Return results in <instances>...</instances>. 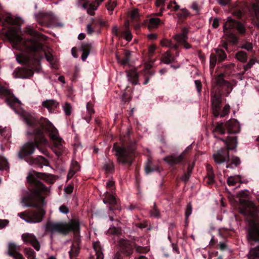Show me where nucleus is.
Returning a JSON list of instances; mask_svg holds the SVG:
<instances>
[{
  "mask_svg": "<svg viewBox=\"0 0 259 259\" xmlns=\"http://www.w3.org/2000/svg\"><path fill=\"white\" fill-rule=\"evenodd\" d=\"M225 126L229 134H237L240 132L239 123L235 120H229L226 122Z\"/></svg>",
  "mask_w": 259,
  "mask_h": 259,
  "instance_id": "f3484780",
  "label": "nucleus"
},
{
  "mask_svg": "<svg viewBox=\"0 0 259 259\" xmlns=\"http://www.w3.org/2000/svg\"><path fill=\"white\" fill-rule=\"evenodd\" d=\"M173 8L174 11H177L179 9L180 6L177 4V3L174 2H170L169 4L167 5V9H169L171 8Z\"/></svg>",
  "mask_w": 259,
  "mask_h": 259,
  "instance_id": "4d7b16f0",
  "label": "nucleus"
},
{
  "mask_svg": "<svg viewBox=\"0 0 259 259\" xmlns=\"http://www.w3.org/2000/svg\"><path fill=\"white\" fill-rule=\"evenodd\" d=\"M10 256L13 257L15 259H24L23 255L18 251L10 255Z\"/></svg>",
  "mask_w": 259,
  "mask_h": 259,
  "instance_id": "774afa93",
  "label": "nucleus"
},
{
  "mask_svg": "<svg viewBox=\"0 0 259 259\" xmlns=\"http://www.w3.org/2000/svg\"><path fill=\"white\" fill-rule=\"evenodd\" d=\"M236 22V21L233 20L230 17H228L227 20L223 26L224 33L228 34L229 32H231V29L235 28Z\"/></svg>",
  "mask_w": 259,
  "mask_h": 259,
  "instance_id": "4be33fe9",
  "label": "nucleus"
},
{
  "mask_svg": "<svg viewBox=\"0 0 259 259\" xmlns=\"http://www.w3.org/2000/svg\"><path fill=\"white\" fill-rule=\"evenodd\" d=\"M134 248L136 249V251L139 253H145L149 251V248L147 246H141L140 245H138L137 244H134Z\"/></svg>",
  "mask_w": 259,
  "mask_h": 259,
  "instance_id": "c03bdc74",
  "label": "nucleus"
},
{
  "mask_svg": "<svg viewBox=\"0 0 259 259\" xmlns=\"http://www.w3.org/2000/svg\"><path fill=\"white\" fill-rule=\"evenodd\" d=\"M192 211V206L191 203L190 202L187 205L185 210V215L187 219L191 214Z\"/></svg>",
  "mask_w": 259,
  "mask_h": 259,
  "instance_id": "bf43d9fd",
  "label": "nucleus"
},
{
  "mask_svg": "<svg viewBox=\"0 0 259 259\" xmlns=\"http://www.w3.org/2000/svg\"><path fill=\"white\" fill-rule=\"evenodd\" d=\"M160 45L162 47H167L175 50H177L179 48L178 44H174L171 40L166 38L162 39L160 41Z\"/></svg>",
  "mask_w": 259,
  "mask_h": 259,
  "instance_id": "bb28decb",
  "label": "nucleus"
},
{
  "mask_svg": "<svg viewBox=\"0 0 259 259\" xmlns=\"http://www.w3.org/2000/svg\"><path fill=\"white\" fill-rule=\"evenodd\" d=\"M59 211L61 213H64V214H67L69 212V211L68 207L67 206L65 205H61L59 207Z\"/></svg>",
  "mask_w": 259,
  "mask_h": 259,
  "instance_id": "052dcab7",
  "label": "nucleus"
},
{
  "mask_svg": "<svg viewBox=\"0 0 259 259\" xmlns=\"http://www.w3.org/2000/svg\"><path fill=\"white\" fill-rule=\"evenodd\" d=\"M219 140L224 142L227 149H221L216 153L213 154V158L217 164H220L229 160V150H233L237 146V141L236 136H228L226 140L219 138Z\"/></svg>",
  "mask_w": 259,
  "mask_h": 259,
  "instance_id": "39448f33",
  "label": "nucleus"
},
{
  "mask_svg": "<svg viewBox=\"0 0 259 259\" xmlns=\"http://www.w3.org/2000/svg\"><path fill=\"white\" fill-rule=\"evenodd\" d=\"M131 17L133 20H137L139 18V11L135 9L131 11Z\"/></svg>",
  "mask_w": 259,
  "mask_h": 259,
  "instance_id": "13d9d810",
  "label": "nucleus"
},
{
  "mask_svg": "<svg viewBox=\"0 0 259 259\" xmlns=\"http://www.w3.org/2000/svg\"><path fill=\"white\" fill-rule=\"evenodd\" d=\"M241 177L240 175L229 177L227 180V184L229 186H234L241 181Z\"/></svg>",
  "mask_w": 259,
  "mask_h": 259,
  "instance_id": "72a5a7b5",
  "label": "nucleus"
},
{
  "mask_svg": "<svg viewBox=\"0 0 259 259\" xmlns=\"http://www.w3.org/2000/svg\"><path fill=\"white\" fill-rule=\"evenodd\" d=\"M22 120L27 124V135H34V141L36 145L46 144L48 143L44 135V131L48 133L50 138L54 144L58 151L56 154L60 155L63 151V141L55 126L47 119L44 117L36 119L31 114L23 112L21 115Z\"/></svg>",
  "mask_w": 259,
  "mask_h": 259,
  "instance_id": "7ed1b4c3",
  "label": "nucleus"
},
{
  "mask_svg": "<svg viewBox=\"0 0 259 259\" xmlns=\"http://www.w3.org/2000/svg\"><path fill=\"white\" fill-rule=\"evenodd\" d=\"M92 44L89 42H83L81 44V48L82 51H88L90 52V50L92 48Z\"/></svg>",
  "mask_w": 259,
  "mask_h": 259,
  "instance_id": "6e6d98bb",
  "label": "nucleus"
},
{
  "mask_svg": "<svg viewBox=\"0 0 259 259\" xmlns=\"http://www.w3.org/2000/svg\"><path fill=\"white\" fill-rule=\"evenodd\" d=\"M236 59L242 63H244L247 61V55L246 52L241 51L236 54Z\"/></svg>",
  "mask_w": 259,
  "mask_h": 259,
  "instance_id": "c9c22d12",
  "label": "nucleus"
},
{
  "mask_svg": "<svg viewBox=\"0 0 259 259\" xmlns=\"http://www.w3.org/2000/svg\"><path fill=\"white\" fill-rule=\"evenodd\" d=\"M63 108L65 114L67 116H69L71 115L72 112V107L70 104L68 102H66L63 106Z\"/></svg>",
  "mask_w": 259,
  "mask_h": 259,
  "instance_id": "09e8293b",
  "label": "nucleus"
},
{
  "mask_svg": "<svg viewBox=\"0 0 259 259\" xmlns=\"http://www.w3.org/2000/svg\"><path fill=\"white\" fill-rule=\"evenodd\" d=\"M217 62H218V59H217V55L215 54H211L209 58L210 68L213 69Z\"/></svg>",
  "mask_w": 259,
  "mask_h": 259,
  "instance_id": "a18cd8bd",
  "label": "nucleus"
},
{
  "mask_svg": "<svg viewBox=\"0 0 259 259\" xmlns=\"http://www.w3.org/2000/svg\"><path fill=\"white\" fill-rule=\"evenodd\" d=\"M53 17L51 13H40L37 16V21L41 25H46L52 21Z\"/></svg>",
  "mask_w": 259,
  "mask_h": 259,
  "instance_id": "6ab92c4d",
  "label": "nucleus"
},
{
  "mask_svg": "<svg viewBox=\"0 0 259 259\" xmlns=\"http://www.w3.org/2000/svg\"><path fill=\"white\" fill-rule=\"evenodd\" d=\"M21 238L25 244H31L36 250L39 251L40 249V244L36 237L33 234L28 233H23Z\"/></svg>",
  "mask_w": 259,
  "mask_h": 259,
  "instance_id": "ddd939ff",
  "label": "nucleus"
},
{
  "mask_svg": "<svg viewBox=\"0 0 259 259\" xmlns=\"http://www.w3.org/2000/svg\"><path fill=\"white\" fill-rule=\"evenodd\" d=\"M160 20L158 18H151L149 20L148 26L149 28H154L157 27L160 24Z\"/></svg>",
  "mask_w": 259,
  "mask_h": 259,
  "instance_id": "e433bc0d",
  "label": "nucleus"
},
{
  "mask_svg": "<svg viewBox=\"0 0 259 259\" xmlns=\"http://www.w3.org/2000/svg\"><path fill=\"white\" fill-rule=\"evenodd\" d=\"M215 54L217 55V57L218 58V62H221L224 61L227 58V55L221 49H216Z\"/></svg>",
  "mask_w": 259,
  "mask_h": 259,
  "instance_id": "f704fd0d",
  "label": "nucleus"
},
{
  "mask_svg": "<svg viewBox=\"0 0 259 259\" xmlns=\"http://www.w3.org/2000/svg\"><path fill=\"white\" fill-rule=\"evenodd\" d=\"M211 103L213 114L215 117L219 116L222 104L221 93H217V91H215V92L211 91Z\"/></svg>",
  "mask_w": 259,
  "mask_h": 259,
  "instance_id": "9d476101",
  "label": "nucleus"
},
{
  "mask_svg": "<svg viewBox=\"0 0 259 259\" xmlns=\"http://www.w3.org/2000/svg\"><path fill=\"white\" fill-rule=\"evenodd\" d=\"M104 203H108L112 206H114L117 203V200L115 196L106 192L105 197L103 199Z\"/></svg>",
  "mask_w": 259,
  "mask_h": 259,
  "instance_id": "a878e982",
  "label": "nucleus"
},
{
  "mask_svg": "<svg viewBox=\"0 0 259 259\" xmlns=\"http://www.w3.org/2000/svg\"><path fill=\"white\" fill-rule=\"evenodd\" d=\"M161 61L166 64L175 62V57L172 55L170 51H166L161 57Z\"/></svg>",
  "mask_w": 259,
  "mask_h": 259,
  "instance_id": "b1692460",
  "label": "nucleus"
},
{
  "mask_svg": "<svg viewBox=\"0 0 259 259\" xmlns=\"http://www.w3.org/2000/svg\"><path fill=\"white\" fill-rule=\"evenodd\" d=\"M87 109L88 111V114L84 117V119L88 122H89L91 119L92 115L94 113L95 111L93 108V105L88 102L87 104Z\"/></svg>",
  "mask_w": 259,
  "mask_h": 259,
  "instance_id": "7c9ffc66",
  "label": "nucleus"
},
{
  "mask_svg": "<svg viewBox=\"0 0 259 259\" xmlns=\"http://www.w3.org/2000/svg\"><path fill=\"white\" fill-rule=\"evenodd\" d=\"M32 136H33V142H28L21 147L20 151L18 153V156L20 158L22 159L25 156L33 154L35 148H38L40 144H36L34 141V135Z\"/></svg>",
  "mask_w": 259,
  "mask_h": 259,
  "instance_id": "9b49d317",
  "label": "nucleus"
},
{
  "mask_svg": "<svg viewBox=\"0 0 259 259\" xmlns=\"http://www.w3.org/2000/svg\"><path fill=\"white\" fill-rule=\"evenodd\" d=\"M103 168L107 172H113L114 170V166L112 160L108 159L104 163Z\"/></svg>",
  "mask_w": 259,
  "mask_h": 259,
  "instance_id": "2f4dec72",
  "label": "nucleus"
},
{
  "mask_svg": "<svg viewBox=\"0 0 259 259\" xmlns=\"http://www.w3.org/2000/svg\"><path fill=\"white\" fill-rule=\"evenodd\" d=\"M99 6V5H98V4L95 2L94 3L90 4L89 6V8L87 10L88 14L91 16L94 15V11L97 10Z\"/></svg>",
  "mask_w": 259,
  "mask_h": 259,
  "instance_id": "ea45409f",
  "label": "nucleus"
},
{
  "mask_svg": "<svg viewBox=\"0 0 259 259\" xmlns=\"http://www.w3.org/2000/svg\"><path fill=\"white\" fill-rule=\"evenodd\" d=\"M240 212L246 216L255 217L258 213V209L252 201L244 199L240 200Z\"/></svg>",
  "mask_w": 259,
  "mask_h": 259,
  "instance_id": "6e6552de",
  "label": "nucleus"
},
{
  "mask_svg": "<svg viewBox=\"0 0 259 259\" xmlns=\"http://www.w3.org/2000/svg\"><path fill=\"white\" fill-rule=\"evenodd\" d=\"M184 159V153H182L178 156H176L174 154L167 155L163 158V160L169 165L172 166L181 163Z\"/></svg>",
  "mask_w": 259,
  "mask_h": 259,
  "instance_id": "dca6fc26",
  "label": "nucleus"
},
{
  "mask_svg": "<svg viewBox=\"0 0 259 259\" xmlns=\"http://www.w3.org/2000/svg\"><path fill=\"white\" fill-rule=\"evenodd\" d=\"M241 48L245 49L248 51L252 50L253 47L252 45L250 42H246L242 46Z\"/></svg>",
  "mask_w": 259,
  "mask_h": 259,
  "instance_id": "0e129e2a",
  "label": "nucleus"
},
{
  "mask_svg": "<svg viewBox=\"0 0 259 259\" xmlns=\"http://www.w3.org/2000/svg\"><path fill=\"white\" fill-rule=\"evenodd\" d=\"M240 34H244L246 32V29L243 24L241 22L237 21L235 28Z\"/></svg>",
  "mask_w": 259,
  "mask_h": 259,
  "instance_id": "de8ad7c7",
  "label": "nucleus"
},
{
  "mask_svg": "<svg viewBox=\"0 0 259 259\" xmlns=\"http://www.w3.org/2000/svg\"><path fill=\"white\" fill-rule=\"evenodd\" d=\"M8 166L7 160L3 156H0V170L6 169Z\"/></svg>",
  "mask_w": 259,
  "mask_h": 259,
  "instance_id": "8fccbe9b",
  "label": "nucleus"
},
{
  "mask_svg": "<svg viewBox=\"0 0 259 259\" xmlns=\"http://www.w3.org/2000/svg\"><path fill=\"white\" fill-rule=\"evenodd\" d=\"M80 241L77 240L72 243L71 249L69 252V256L71 259L76 257L78 256L80 251Z\"/></svg>",
  "mask_w": 259,
  "mask_h": 259,
  "instance_id": "aec40b11",
  "label": "nucleus"
},
{
  "mask_svg": "<svg viewBox=\"0 0 259 259\" xmlns=\"http://www.w3.org/2000/svg\"><path fill=\"white\" fill-rule=\"evenodd\" d=\"M46 230L51 234L58 233L66 235L72 232L75 234L80 231V222L77 219H72L68 222H48L46 225Z\"/></svg>",
  "mask_w": 259,
  "mask_h": 259,
  "instance_id": "20e7f679",
  "label": "nucleus"
},
{
  "mask_svg": "<svg viewBox=\"0 0 259 259\" xmlns=\"http://www.w3.org/2000/svg\"><path fill=\"white\" fill-rule=\"evenodd\" d=\"M93 246L96 253V259H104V254L100 242L96 241L94 242Z\"/></svg>",
  "mask_w": 259,
  "mask_h": 259,
  "instance_id": "5701e85b",
  "label": "nucleus"
},
{
  "mask_svg": "<svg viewBox=\"0 0 259 259\" xmlns=\"http://www.w3.org/2000/svg\"><path fill=\"white\" fill-rule=\"evenodd\" d=\"M42 106L46 108L50 113H53L59 106V103L54 99L46 100L42 102Z\"/></svg>",
  "mask_w": 259,
  "mask_h": 259,
  "instance_id": "a211bd4d",
  "label": "nucleus"
},
{
  "mask_svg": "<svg viewBox=\"0 0 259 259\" xmlns=\"http://www.w3.org/2000/svg\"><path fill=\"white\" fill-rule=\"evenodd\" d=\"M91 20L92 23L91 24H88L87 26V32L89 34H92L94 32V30L92 28V25H96L95 19L94 18H91Z\"/></svg>",
  "mask_w": 259,
  "mask_h": 259,
  "instance_id": "5fc2aeb1",
  "label": "nucleus"
},
{
  "mask_svg": "<svg viewBox=\"0 0 259 259\" xmlns=\"http://www.w3.org/2000/svg\"><path fill=\"white\" fill-rule=\"evenodd\" d=\"M225 35L228 37V40L233 45H235L238 42V38L232 32H229L228 34H225Z\"/></svg>",
  "mask_w": 259,
  "mask_h": 259,
  "instance_id": "37998d69",
  "label": "nucleus"
},
{
  "mask_svg": "<svg viewBox=\"0 0 259 259\" xmlns=\"http://www.w3.org/2000/svg\"><path fill=\"white\" fill-rule=\"evenodd\" d=\"M38 178L51 182L53 175L42 172H35L34 175L29 174L27 177L28 182L32 185L30 198H23L22 202L25 206L36 207L37 210L25 211L18 213V216L30 223H37L41 222L46 212L41 207L45 203L42 193L47 191V188L42 184Z\"/></svg>",
  "mask_w": 259,
  "mask_h": 259,
  "instance_id": "f03ea898",
  "label": "nucleus"
},
{
  "mask_svg": "<svg viewBox=\"0 0 259 259\" xmlns=\"http://www.w3.org/2000/svg\"><path fill=\"white\" fill-rule=\"evenodd\" d=\"M131 54V52L128 51H126L124 53V57L122 59H120L118 56H116L118 62L122 65L128 64L130 60Z\"/></svg>",
  "mask_w": 259,
  "mask_h": 259,
  "instance_id": "c756f323",
  "label": "nucleus"
},
{
  "mask_svg": "<svg viewBox=\"0 0 259 259\" xmlns=\"http://www.w3.org/2000/svg\"><path fill=\"white\" fill-rule=\"evenodd\" d=\"M151 161L149 159L148 160L147 165L145 166V171L147 174L158 170V166L152 167L151 166Z\"/></svg>",
  "mask_w": 259,
  "mask_h": 259,
  "instance_id": "a19ab883",
  "label": "nucleus"
},
{
  "mask_svg": "<svg viewBox=\"0 0 259 259\" xmlns=\"http://www.w3.org/2000/svg\"><path fill=\"white\" fill-rule=\"evenodd\" d=\"M121 36L126 40L130 41L132 39V34L130 29H125L121 32Z\"/></svg>",
  "mask_w": 259,
  "mask_h": 259,
  "instance_id": "79ce46f5",
  "label": "nucleus"
},
{
  "mask_svg": "<svg viewBox=\"0 0 259 259\" xmlns=\"http://www.w3.org/2000/svg\"><path fill=\"white\" fill-rule=\"evenodd\" d=\"M230 106L228 104L225 105L223 109L222 112H220V115L221 117H225L227 114L230 112Z\"/></svg>",
  "mask_w": 259,
  "mask_h": 259,
  "instance_id": "864d4df0",
  "label": "nucleus"
},
{
  "mask_svg": "<svg viewBox=\"0 0 259 259\" xmlns=\"http://www.w3.org/2000/svg\"><path fill=\"white\" fill-rule=\"evenodd\" d=\"M117 4L115 1H112L111 0L108 1L106 7L107 9L110 12V14L111 15L112 14V12L114 10V8L116 6Z\"/></svg>",
  "mask_w": 259,
  "mask_h": 259,
  "instance_id": "49530a36",
  "label": "nucleus"
},
{
  "mask_svg": "<svg viewBox=\"0 0 259 259\" xmlns=\"http://www.w3.org/2000/svg\"><path fill=\"white\" fill-rule=\"evenodd\" d=\"M20 249L19 246H17L14 243H11L9 244L8 254L10 256Z\"/></svg>",
  "mask_w": 259,
  "mask_h": 259,
  "instance_id": "4c0bfd02",
  "label": "nucleus"
},
{
  "mask_svg": "<svg viewBox=\"0 0 259 259\" xmlns=\"http://www.w3.org/2000/svg\"><path fill=\"white\" fill-rule=\"evenodd\" d=\"M24 252L28 259H33L35 257V251L30 247L25 248Z\"/></svg>",
  "mask_w": 259,
  "mask_h": 259,
  "instance_id": "58836bf2",
  "label": "nucleus"
},
{
  "mask_svg": "<svg viewBox=\"0 0 259 259\" xmlns=\"http://www.w3.org/2000/svg\"><path fill=\"white\" fill-rule=\"evenodd\" d=\"M225 124L223 122H217L213 130V134L214 135V137L217 138L216 136L215 135V134L216 133L224 135L225 133Z\"/></svg>",
  "mask_w": 259,
  "mask_h": 259,
  "instance_id": "cd10ccee",
  "label": "nucleus"
},
{
  "mask_svg": "<svg viewBox=\"0 0 259 259\" xmlns=\"http://www.w3.org/2000/svg\"><path fill=\"white\" fill-rule=\"evenodd\" d=\"M20 19L12 15L5 17L4 24L15 25L9 28L6 32L8 37L13 47L17 50L26 51L28 55L21 53L17 55V61L21 64L27 65L31 68H22L20 71L22 74V77L29 78L33 74L34 70L38 71L40 67V60L44 56L46 60L51 64H53L54 57L49 52H47L44 42L46 39V36L37 32L31 26L25 28V32L32 36L29 39H24L20 35V27L19 25Z\"/></svg>",
  "mask_w": 259,
  "mask_h": 259,
  "instance_id": "f257e3e1",
  "label": "nucleus"
},
{
  "mask_svg": "<svg viewBox=\"0 0 259 259\" xmlns=\"http://www.w3.org/2000/svg\"><path fill=\"white\" fill-rule=\"evenodd\" d=\"M256 60L254 58L250 59L249 62L243 66V69L245 71H247L249 69L251 68L252 66L255 63Z\"/></svg>",
  "mask_w": 259,
  "mask_h": 259,
  "instance_id": "603ef678",
  "label": "nucleus"
},
{
  "mask_svg": "<svg viewBox=\"0 0 259 259\" xmlns=\"http://www.w3.org/2000/svg\"><path fill=\"white\" fill-rule=\"evenodd\" d=\"M189 30L186 27H183L182 29L181 32L177 33L173 35L172 38L177 42V44L182 45L188 39V34Z\"/></svg>",
  "mask_w": 259,
  "mask_h": 259,
  "instance_id": "2eb2a0df",
  "label": "nucleus"
},
{
  "mask_svg": "<svg viewBox=\"0 0 259 259\" xmlns=\"http://www.w3.org/2000/svg\"><path fill=\"white\" fill-rule=\"evenodd\" d=\"M119 251L126 256H131L133 252L135 243L126 239H120L118 242Z\"/></svg>",
  "mask_w": 259,
  "mask_h": 259,
  "instance_id": "f8f14e48",
  "label": "nucleus"
},
{
  "mask_svg": "<svg viewBox=\"0 0 259 259\" xmlns=\"http://www.w3.org/2000/svg\"><path fill=\"white\" fill-rule=\"evenodd\" d=\"M191 174L188 172H184L181 177V180L185 183H187L189 179Z\"/></svg>",
  "mask_w": 259,
  "mask_h": 259,
  "instance_id": "338daca9",
  "label": "nucleus"
},
{
  "mask_svg": "<svg viewBox=\"0 0 259 259\" xmlns=\"http://www.w3.org/2000/svg\"><path fill=\"white\" fill-rule=\"evenodd\" d=\"M156 50V46L155 45H150L148 48V55L150 57L153 56L155 51Z\"/></svg>",
  "mask_w": 259,
  "mask_h": 259,
  "instance_id": "69168bd1",
  "label": "nucleus"
},
{
  "mask_svg": "<svg viewBox=\"0 0 259 259\" xmlns=\"http://www.w3.org/2000/svg\"><path fill=\"white\" fill-rule=\"evenodd\" d=\"M223 90H225L228 94H229L232 90V86L229 81L224 79V74L221 73L215 78L214 84L212 91L221 93Z\"/></svg>",
  "mask_w": 259,
  "mask_h": 259,
  "instance_id": "1a4fd4ad",
  "label": "nucleus"
},
{
  "mask_svg": "<svg viewBox=\"0 0 259 259\" xmlns=\"http://www.w3.org/2000/svg\"><path fill=\"white\" fill-rule=\"evenodd\" d=\"M71 168L74 169L77 171H78L80 169L79 163L76 161H72Z\"/></svg>",
  "mask_w": 259,
  "mask_h": 259,
  "instance_id": "e2e57ef3",
  "label": "nucleus"
},
{
  "mask_svg": "<svg viewBox=\"0 0 259 259\" xmlns=\"http://www.w3.org/2000/svg\"><path fill=\"white\" fill-rule=\"evenodd\" d=\"M252 9L253 10L256 17V20L254 21V25L259 28V3H254L252 4Z\"/></svg>",
  "mask_w": 259,
  "mask_h": 259,
  "instance_id": "473e14b6",
  "label": "nucleus"
},
{
  "mask_svg": "<svg viewBox=\"0 0 259 259\" xmlns=\"http://www.w3.org/2000/svg\"><path fill=\"white\" fill-rule=\"evenodd\" d=\"M240 163L241 161L239 157L233 156L231 158L230 163L226 165V167L233 169L237 167Z\"/></svg>",
  "mask_w": 259,
  "mask_h": 259,
  "instance_id": "c85d7f7f",
  "label": "nucleus"
},
{
  "mask_svg": "<svg viewBox=\"0 0 259 259\" xmlns=\"http://www.w3.org/2000/svg\"><path fill=\"white\" fill-rule=\"evenodd\" d=\"M150 215L152 217H158L159 216V211L156 208L155 205H154V208L150 211Z\"/></svg>",
  "mask_w": 259,
  "mask_h": 259,
  "instance_id": "680f3d73",
  "label": "nucleus"
},
{
  "mask_svg": "<svg viewBox=\"0 0 259 259\" xmlns=\"http://www.w3.org/2000/svg\"><path fill=\"white\" fill-rule=\"evenodd\" d=\"M204 181L208 185L213 184L214 182V175H207V176L204 179Z\"/></svg>",
  "mask_w": 259,
  "mask_h": 259,
  "instance_id": "3c124183",
  "label": "nucleus"
},
{
  "mask_svg": "<svg viewBox=\"0 0 259 259\" xmlns=\"http://www.w3.org/2000/svg\"><path fill=\"white\" fill-rule=\"evenodd\" d=\"M113 150L115 152V156L118 162L122 164L131 165L135 157V149L131 146H117L114 144Z\"/></svg>",
  "mask_w": 259,
  "mask_h": 259,
  "instance_id": "423d86ee",
  "label": "nucleus"
},
{
  "mask_svg": "<svg viewBox=\"0 0 259 259\" xmlns=\"http://www.w3.org/2000/svg\"><path fill=\"white\" fill-rule=\"evenodd\" d=\"M32 163L40 167H42L43 166H48L49 165V161L45 157L39 156L34 159H33Z\"/></svg>",
  "mask_w": 259,
  "mask_h": 259,
  "instance_id": "393cba45",
  "label": "nucleus"
},
{
  "mask_svg": "<svg viewBox=\"0 0 259 259\" xmlns=\"http://www.w3.org/2000/svg\"><path fill=\"white\" fill-rule=\"evenodd\" d=\"M1 92L6 97V101L11 107L16 104H20V101L11 94L10 91L5 88L1 89Z\"/></svg>",
  "mask_w": 259,
  "mask_h": 259,
  "instance_id": "4468645a",
  "label": "nucleus"
},
{
  "mask_svg": "<svg viewBox=\"0 0 259 259\" xmlns=\"http://www.w3.org/2000/svg\"><path fill=\"white\" fill-rule=\"evenodd\" d=\"M247 239L250 242L259 243V223H255L254 221L249 222L247 231ZM255 256L259 257V247L254 250Z\"/></svg>",
  "mask_w": 259,
  "mask_h": 259,
  "instance_id": "0eeeda50",
  "label": "nucleus"
},
{
  "mask_svg": "<svg viewBox=\"0 0 259 259\" xmlns=\"http://www.w3.org/2000/svg\"><path fill=\"white\" fill-rule=\"evenodd\" d=\"M126 73L128 80L133 85L139 84V75L136 69H131L126 71Z\"/></svg>",
  "mask_w": 259,
  "mask_h": 259,
  "instance_id": "412c9836",
  "label": "nucleus"
}]
</instances>
